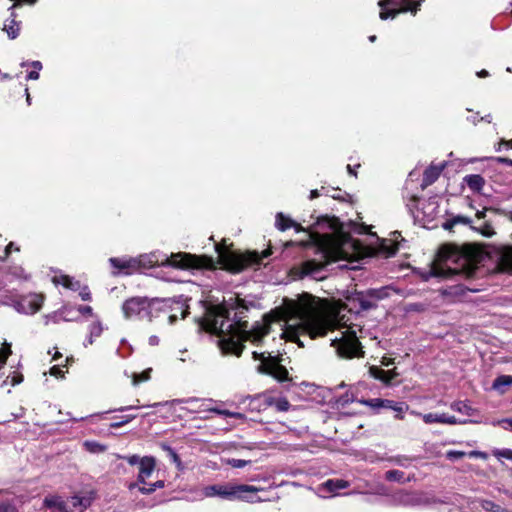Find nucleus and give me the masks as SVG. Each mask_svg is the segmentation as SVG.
<instances>
[{
  "label": "nucleus",
  "instance_id": "nucleus-35",
  "mask_svg": "<svg viewBox=\"0 0 512 512\" xmlns=\"http://www.w3.org/2000/svg\"><path fill=\"white\" fill-rule=\"evenodd\" d=\"M186 403L189 404L194 411H207V409H209L205 401L196 398H190L186 400Z\"/></svg>",
  "mask_w": 512,
  "mask_h": 512
},
{
  "label": "nucleus",
  "instance_id": "nucleus-46",
  "mask_svg": "<svg viewBox=\"0 0 512 512\" xmlns=\"http://www.w3.org/2000/svg\"><path fill=\"white\" fill-rule=\"evenodd\" d=\"M381 249L384 253H386L387 256H392L396 253L398 248L395 245H390L389 247H387L386 244L383 243Z\"/></svg>",
  "mask_w": 512,
  "mask_h": 512
},
{
  "label": "nucleus",
  "instance_id": "nucleus-58",
  "mask_svg": "<svg viewBox=\"0 0 512 512\" xmlns=\"http://www.w3.org/2000/svg\"><path fill=\"white\" fill-rule=\"evenodd\" d=\"M497 160H498V162H500V163H503V164H506V165H508V166H511V167H512V159L505 158V157H499Z\"/></svg>",
  "mask_w": 512,
  "mask_h": 512
},
{
  "label": "nucleus",
  "instance_id": "nucleus-45",
  "mask_svg": "<svg viewBox=\"0 0 512 512\" xmlns=\"http://www.w3.org/2000/svg\"><path fill=\"white\" fill-rule=\"evenodd\" d=\"M79 292V296L83 301H90L91 300V293L89 291V288L87 286L81 287Z\"/></svg>",
  "mask_w": 512,
  "mask_h": 512
},
{
  "label": "nucleus",
  "instance_id": "nucleus-22",
  "mask_svg": "<svg viewBox=\"0 0 512 512\" xmlns=\"http://www.w3.org/2000/svg\"><path fill=\"white\" fill-rule=\"evenodd\" d=\"M444 164L440 166H430L424 171L423 180H422V187L425 188L431 184H433L440 176Z\"/></svg>",
  "mask_w": 512,
  "mask_h": 512
},
{
  "label": "nucleus",
  "instance_id": "nucleus-64",
  "mask_svg": "<svg viewBox=\"0 0 512 512\" xmlns=\"http://www.w3.org/2000/svg\"><path fill=\"white\" fill-rule=\"evenodd\" d=\"M319 196V191L317 189L312 190L310 193V199H314Z\"/></svg>",
  "mask_w": 512,
  "mask_h": 512
},
{
  "label": "nucleus",
  "instance_id": "nucleus-25",
  "mask_svg": "<svg viewBox=\"0 0 512 512\" xmlns=\"http://www.w3.org/2000/svg\"><path fill=\"white\" fill-rule=\"evenodd\" d=\"M264 401L268 406H275L277 411L285 412L290 408V403L286 398H273L267 395H264Z\"/></svg>",
  "mask_w": 512,
  "mask_h": 512
},
{
  "label": "nucleus",
  "instance_id": "nucleus-19",
  "mask_svg": "<svg viewBox=\"0 0 512 512\" xmlns=\"http://www.w3.org/2000/svg\"><path fill=\"white\" fill-rule=\"evenodd\" d=\"M43 298L40 295H30L22 300L21 306L25 313L34 314L40 310Z\"/></svg>",
  "mask_w": 512,
  "mask_h": 512
},
{
  "label": "nucleus",
  "instance_id": "nucleus-39",
  "mask_svg": "<svg viewBox=\"0 0 512 512\" xmlns=\"http://www.w3.org/2000/svg\"><path fill=\"white\" fill-rule=\"evenodd\" d=\"M385 477L389 481L401 482L404 479V472L400 470H389L386 472Z\"/></svg>",
  "mask_w": 512,
  "mask_h": 512
},
{
  "label": "nucleus",
  "instance_id": "nucleus-48",
  "mask_svg": "<svg viewBox=\"0 0 512 512\" xmlns=\"http://www.w3.org/2000/svg\"><path fill=\"white\" fill-rule=\"evenodd\" d=\"M135 416H125L124 420H119V422H114L110 425L111 428H119L123 426L126 423H129L131 420H133Z\"/></svg>",
  "mask_w": 512,
  "mask_h": 512
},
{
  "label": "nucleus",
  "instance_id": "nucleus-59",
  "mask_svg": "<svg viewBox=\"0 0 512 512\" xmlns=\"http://www.w3.org/2000/svg\"><path fill=\"white\" fill-rule=\"evenodd\" d=\"M27 78L30 79V80H37L39 78V72L38 71H31V72H29Z\"/></svg>",
  "mask_w": 512,
  "mask_h": 512
},
{
  "label": "nucleus",
  "instance_id": "nucleus-53",
  "mask_svg": "<svg viewBox=\"0 0 512 512\" xmlns=\"http://www.w3.org/2000/svg\"><path fill=\"white\" fill-rule=\"evenodd\" d=\"M50 374L52 376H55V377H62L63 376V371H62V369L59 366H53L50 369Z\"/></svg>",
  "mask_w": 512,
  "mask_h": 512
},
{
  "label": "nucleus",
  "instance_id": "nucleus-12",
  "mask_svg": "<svg viewBox=\"0 0 512 512\" xmlns=\"http://www.w3.org/2000/svg\"><path fill=\"white\" fill-rule=\"evenodd\" d=\"M263 491L265 489L262 487L233 483L231 500H240L248 503H259L269 500L268 498L258 496V493Z\"/></svg>",
  "mask_w": 512,
  "mask_h": 512
},
{
  "label": "nucleus",
  "instance_id": "nucleus-63",
  "mask_svg": "<svg viewBox=\"0 0 512 512\" xmlns=\"http://www.w3.org/2000/svg\"><path fill=\"white\" fill-rule=\"evenodd\" d=\"M32 66L37 69V70H41L42 69V64L40 61H33L32 62Z\"/></svg>",
  "mask_w": 512,
  "mask_h": 512
},
{
  "label": "nucleus",
  "instance_id": "nucleus-62",
  "mask_svg": "<svg viewBox=\"0 0 512 512\" xmlns=\"http://www.w3.org/2000/svg\"><path fill=\"white\" fill-rule=\"evenodd\" d=\"M488 75H489V73H488V71H487V70H485V69H483V70H481V71H479V72L477 73V76H478V77H481V78L487 77Z\"/></svg>",
  "mask_w": 512,
  "mask_h": 512
},
{
  "label": "nucleus",
  "instance_id": "nucleus-56",
  "mask_svg": "<svg viewBox=\"0 0 512 512\" xmlns=\"http://www.w3.org/2000/svg\"><path fill=\"white\" fill-rule=\"evenodd\" d=\"M499 456L512 460V450L504 449L499 453Z\"/></svg>",
  "mask_w": 512,
  "mask_h": 512
},
{
  "label": "nucleus",
  "instance_id": "nucleus-5",
  "mask_svg": "<svg viewBox=\"0 0 512 512\" xmlns=\"http://www.w3.org/2000/svg\"><path fill=\"white\" fill-rule=\"evenodd\" d=\"M138 266L152 268L156 265H169L175 268H212L214 261L211 257L202 255L196 256L188 253H176L159 256L156 253L140 256L137 259Z\"/></svg>",
  "mask_w": 512,
  "mask_h": 512
},
{
  "label": "nucleus",
  "instance_id": "nucleus-2",
  "mask_svg": "<svg viewBox=\"0 0 512 512\" xmlns=\"http://www.w3.org/2000/svg\"><path fill=\"white\" fill-rule=\"evenodd\" d=\"M285 310L288 319L284 334L288 340L298 343L299 346H303L299 339L300 335L315 339L326 336L328 331L345 326L319 298L308 293L298 296L295 300L286 301Z\"/></svg>",
  "mask_w": 512,
  "mask_h": 512
},
{
  "label": "nucleus",
  "instance_id": "nucleus-32",
  "mask_svg": "<svg viewBox=\"0 0 512 512\" xmlns=\"http://www.w3.org/2000/svg\"><path fill=\"white\" fill-rule=\"evenodd\" d=\"M509 385H512V376L501 375L494 380L492 387L493 389L499 391L500 393H504V388Z\"/></svg>",
  "mask_w": 512,
  "mask_h": 512
},
{
  "label": "nucleus",
  "instance_id": "nucleus-54",
  "mask_svg": "<svg viewBox=\"0 0 512 512\" xmlns=\"http://www.w3.org/2000/svg\"><path fill=\"white\" fill-rule=\"evenodd\" d=\"M486 211H491V212H495V213H497L499 210H498V209H495V208H485V209H484V210H482V211H477V213H476V217H477L478 219H483V218L485 217V213H486Z\"/></svg>",
  "mask_w": 512,
  "mask_h": 512
},
{
  "label": "nucleus",
  "instance_id": "nucleus-61",
  "mask_svg": "<svg viewBox=\"0 0 512 512\" xmlns=\"http://www.w3.org/2000/svg\"><path fill=\"white\" fill-rule=\"evenodd\" d=\"M151 487L154 488V491L157 489V488H163L164 487V481H156L155 483L151 484Z\"/></svg>",
  "mask_w": 512,
  "mask_h": 512
},
{
  "label": "nucleus",
  "instance_id": "nucleus-26",
  "mask_svg": "<svg viewBox=\"0 0 512 512\" xmlns=\"http://www.w3.org/2000/svg\"><path fill=\"white\" fill-rule=\"evenodd\" d=\"M349 486V482L342 479H329L322 485L323 490L335 493L338 490L345 489Z\"/></svg>",
  "mask_w": 512,
  "mask_h": 512
},
{
  "label": "nucleus",
  "instance_id": "nucleus-36",
  "mask_svg": "<svg viewBox=\"0 0 512 512\" xmlns=\"http://www.w3.org/2000/svg\"><path fill=\"white\" fill-rule=\"evenodd\" d=\"M151 371H152V369L149 368V369L143 371L142 373H133V375H132L133 384L138 385L139 383H141L143 381L149 380Z\"/></svg>",
  "mask_w": 512,
  "mask_h": 512
},
{
  "label": "nucleus",
  "instance_id": "nucleus-60",
  "mask_svg": "<svg viewBox=\"0 0 512 512\" xmlns=\"http://www.w3.org/2000/svg\"><path fill=\"white\" fill-rule=\"evenodd\" d=\"M158 343H159V338L157 336L153 335L149 338L150 345L155 346V345H158Z\"/></svg>",
  "mask_w": 512,
  "mask_h": 512
},
{
  "label": "nucleus",
  "instance_id": "nucleus-7",
  "mask_svg": "<svg viewBox=\"0 0 512 512\" xmlns=\"http://www.w3.org/2000/svg\"><path fill=\"white\" fill-rule=\"evenodd\" d=\"M331 346L336 349L337 354L343 358L362 357L364 352L354 330V325L347 327L340 332V337L331 340Z\"/></svg>",
  "mask_w": 512,
  "mask_h": 512
},
{
  "label": "nucleus",
  "instance_id": "nucleus-13",
  "mask_svg": "<svg viewBox=\"0 0 512 512\" xmlns=\"http://www.w3.org/2000/svg\"><path fill=\"white\" fill-rule=\"evenodd\" d=\"M415 416L422 417L423 421L426 424H433V423H440V424H448V425H464L467 423H480V420H468V419H457L455 416H450L445 413L437 414V413H427V414H421L416 411L411 412Z\"/></svg>",
  "mask_w": 512,
  "mask_h": 512
},
{
  "label": "nucleus",
  "instance_id": "nucleus-33",
  "mask_svg": "<svg viewBox=\"0 0 512 512\" xmlns=\"http://www.w3.org/2000/svg\"><path fill=\"white\" fill-rule=\"evenodd\" d=\"M19 23L15 20H11L9 23L4 24L3 30H5L10 39H15L19 34Z\"/></svg>",
  "mask_w": 512,
  "mask_h": 512
},
{
  "label": "nucleus",
  "instance_id": "nucleus-18",
  "mask_svg": "<svg viewBox=\"0 0 512 512\" xmlns=\"http://www.w3.org/2000/svg\"><path fill=\"white\" fill-rule=\"evenodd\" d=\"M497 263L502 271H512V246L503 247L498 251Z\"/></svg>",
  "mask_w": 512,
  "mask_h": 512
},
{
  "label": "nucleus",
  "instance_id": "nucleus-41",
  "mask_svg": "<svg viewBox=\"0 0 512 512\" xmlns=\"http://www.w3.org/2000/svg\"><path fill=\"white\" fill-rule=\"evenodd\" d=\"M412 495L409 493H400L395 500L403 505H410L412 504Z\"/></svg>",
  "mask_w": 512,
  "mask_h": 512
},
{
  "label": "nucleus",
  "instance_id": "nucleus-34",
  "mask_svg": "<svg viewBox=\"0 0 512 512\" xmlns=\"http://www.w3.org/2000/svg\"><path fill=\"white\" fill-rule=\"evenodd\" d=\"M481 507L487 512H511L488 500L482 501Z\"/></svg>",
  "mask_w": 512,
  "mask_h": 512
},
{
  "label": "nucleus",
  "instance_id": "nucleus-52",
  "mask_svg": "<svg viewBox=\"0 0 512 512\" xmlns=\"http://www.w3.org/2000/svg\"><path fill=\"white\" fill-rule=\"evenodd\" d=\"M77 310L83 315H89V316L93 315V309L91 306H88V305L87 306H79Z\"/></svg>",
  "mask_w": 512,
  "mask_h": 512
},
{
  "label": "nucleus",
  "instance_id": "nucleus-49",
  "mask_svg": "<svg viewBox=\"0 0 512 512\" xmlns=\"http://www.w3.org/2000/svg\"><path fill=\"white\" fill-rule=\"evenodd\" d=\"M0 512H17V509L14 505L5 502L0 504Z\"/></svg>",
  "mask_w": 512,
  "mask_h": 512
},
{
  "label": "nucleus",
  "instance_id": "nucleus-1",
  "mask_svg": "<svg viewBox=\"0 0 512 512\" xmlns=\"http://www.w3.org/2000/svg\"><path fill=\"white\" fill-rule=\"evenodd\" d=\"M247 311L244 300L235 299L233 303L214 307L207 313L203 327L219 338L218 345L223 354L240 356L244 342L259 345L270 334L276 318L266 314L248 329V322L244 320Z\"/></svg>",
  "mask_w": 512,
  "mask_h": 512
},
{
  "label": "nucleus",
  "instance_id": "nucleus-57",
  "mask_svg": "<svg viewBox=\"0 0 512 512\" xmlns=\"http://www.w3.org/2000/svg\"><path fill=\"white\" fill-rule=\"evenodd\" d=\"M23 380V376L22 375H15L12 377V380H11V383L13 386L21 383Z\"/></svg>",
  "mask_w": 512,
  "mask_h": 512
},
{
  "label": "nucleus",
  "instance_id": "nucleus-47",
  "mask_svg": "<svg viewBox=\"0 0 512 512\" xmlns=\"http://www.w3.org/2000/svg\"><path fill=\"white\" fill-rule=\"evenodd\" d=\"M130 465H141V457L138 455H131L123 457Z\"/></svg>",
  "mask_w": 512,
  "mask_h": 512
},
{
  "label": "nucleus",
  "instance_id": "nucleus-42",
  "mask_svg": "<svg viewBox=\"0 0 512 512\" xmlns=\"http://www.w3.org/2000/svg\"><path fill=\"white\" fill-rule=\"evenodd\" d=\"M466 455L463 451L450 450L446 453V458L449 460H458Z\"/></svg>",
  "mask_w": 512,
  "mask_h": 512
},
{
  "label": "nucleus",
  "instance_id": "nucleus-28",
  "mask_svg": "<svg viewBox=\"0 0 512 512\" xmlns=\"http://www.w3.org/2000/svg\"><path fill=\"white\" fill-rule=\"evenodd\" d=\"M276 226L279 230H286L290 227H294L296 231L302 230L299 224L295 223L293 220H291L288 217H285L283 213H278L276 215Z\"/></svg>",
  "mask_w": 512,
  "mask_h": 512
},
{
  "label": "nucleus",
  "instance_id": "nucleus-29",
  "mask_svg": "<svg viewBox=\"0 0 512 512\" xmlns=\"http://www.w3.org/2000/svg\"><path fill=\"white\" fill-rule=\"evenodd\" d=\"M450 408L453 411H456L467 416H474L478 413V411L475 408L471 407L464 401H454L451 403Z\"/></svg>",
  "mask_w": 512,
  "mask_h": 512
},
{
  "label": "nucleus",
  "instance_id": "nucleus-20",
  "mask_svg": "<svg viewBox=\"0 0 512 512\" xmlns=\"http://www.w3.org/2000/svg\"><path fill=\"white\" fill-rule=\"evenodd\" d=\"M376 401L382 406V408L392 409V412H396L395 417L397 419H403L404 413L409 409V406L403 402L397 403L391 400L382 399H377Z\"/></svg>",
  "mask_w": 512,
  "mask_h": 512
},
{
  "label": "nucleus",
  "instance_id": "nucleus-27",
  "mask_svg": "<svg viewBox=\"0 0 512 512\" xmlns=\"http://www.w3.org/2000/svg\"><path fill=\"white\" fill-rule=\"evenodd\" d=\"M102 332H103L102 323L99 320L93 322L89 326V335L87 337V340L84 342V346L87 347L88 345H92L94 343V340L96 338L100 337Z\"/></svg>",
  "mask_w": 512,
  "mask_h": 512
},
{
  "label": "nucleus",
  "instance_id": "nucleus-11",
  "mask_svg": "<svg viewBox=\"0 0 512 512\" xmlns=\"http://www.w3.org/2000/svg\"><path fill=\"white\" fill-rule=\"evenodd\" d=\"M378 5L381 8L380 18L386 20L389 17H395L398 13L417 11L420 2H412L411 0H379Z\"/></svg>",
  "mask_w": 512,
  "mask_h": 512
},
{
  "label": "nucleus",
  "instance_id": "nucleus-16",
  "mask_svg": "<svg viewBox=\"0 0 512 512\" xmlns=\"http://www.w3.org/2000/svg\"><path fill=\"white\" fill-rule=\"evenodd\" d=\"M160 301H169L171 302V308L167 312H162L167 316L168 324L172 325L174 324L177 319L179 318V315L181 318H185L188 314V306H185L184 303L180 301H175L172 299H160Z\"/></svg>",
  "mask_w": 512,
  "mask_h": 512
},
{
  "label": "nucleus",
  "instance_id": "nucleus-14",
  "mask_svg": "<svg viewBox=\"0 0 512 512\" xmlns=\"http://www.w3.org/2000/svg\"><path fill=\"white\" fill-rule=\"evenodd\" d=\"M386 296L387 293L384 288L370 289L366 293H359L356 299L359 302L361 309L369 310L376 307V302Z\"/></svg>",
  "mask_w": 512,
  "mask_h": 512
},
{
  "label": "nucleus",
  "instance_id": "nucleus-9",
  "mask_svg": "<svg viewBox=\"0 0 512 512\" xmlns=\"http://www.w3.org/2000/svg\"><path fill=\"white\" fill-rule=\"evenodd\" d=\"M216 250L222 265L232 272H240L245 267L260 262V258L256 252L242 255L225 248H220L219 246H216Z\"/></svg>",
  "mask_w": 512,
  "mask_h": 512
},
{
  "label": "nucleus",
  "instance_id": "nucleus-15",
  "mask_svg": "<svg viewBox=\"0 0 512 512\" xmlns=\"http://www.w3.org/2000/svg\"><path fill=\"white\" fill-rule=\"evenodd\" d=\"M155 469V459L153 457L145 456L141 459V465L139 466V474L136 483H131L129 489L132 490L138 486V484H146V479L151 476Z\"/></svg>",
  "mask_w": 512,
  "mask_h": 512
},
{
  "label": "nucleus",
  "instance_id": "nucleus-43",
  "mask_svg": "<svg viewBox=\"0 0 512 512\" xmlns=\"http://www.w3.org/2000/svg\"><path fill=\"white\" fill-rule=\"evenodd\" d=\"M479 230L481 234L486 237H491L492 235H494V230L488 222H485Z\"/></svg>",
  "mask_w": 512,
  "mask_h": 512
},
{
  "label": "nucleus",
  "instance_id": "nucleus-8",
  "mask_svg": "<svg viewBox=\"0 0 512 512\" xmlns=\"http://www.w3.org/2000/svg\"><path fill=\"white\" fill-rule=\"evenodd\" d=\"M43 505L54 509L55 512H84L91 505V498L88 496H72L62 499L58 496L46 497Z\"/></svg>",
  "mask_w": 512,
  "mask_h": 512
},
{
  "label": "nucleus",
  "instance_id": "nucleus-44",
  "mask_svg": "<svg viewBox=\"0 0 512 512\" xmlns=\"http://www.w3.org/2000/svg\"><path fill=\"white\" fill-rule=\"evenodd\" d=\"M85 446L92 452H102L105 450L104 446L96 442H85Z\"/></svg>",
  "mask_w": 512,
  "mask_h": 512
},
{
  "label": "nucleus",
  "instance_id": "nucleus-51",
  "mask_svg": "<svg viewBox=\"0 0 512 512\" xmlns=\"http://www.w3.org/2000/svg\"><path fill=\"white\" fill-rule=\"evenodd\" d=\"M164 449L168 451V453L171 456L174 463H177V464L180 463L179 456L172 448H170L169 446H164Z\"/></svg>",
  "mask_w": 512,
  "mask_h": 512
},
{
  "label": "nucleus",
  "instance_id": "nucleus-37",
  "mask_svg": "<svg viewBox=\"0 0 512 512\" xmlns=\"http://www.w3.org/2000/svg\"><path fill=\"white\" fill-rule=\"evenodd\" d=\"M207 411L214 412V413H216L218 415H223V416H227V417H231V418H236V419L243 418V414H241L239 412H231L229 410H222V409H218V408H209V409H207Z\"/></svg>",
  "mask_w": 512,
  "mask_h": 512
},
{
  "label": "nucleus",
  "instance_id": "nucleus-10",
  "mask_svg": "<svg viewBox=\"0 0 512 512\" xmlns=\"http://www.w3.org/2000/svg\"><path fill=\"white\" fill-rule=\"evenodd\" d=\"M254 360H260L258 371L260 373L268 374L277 379L278 381L289 380L288 370L280 363L277 357L265 353H258L254 351L252 353Z\"/></svg>",
  "mask_w": 512,
  "mask_h": 512
},
{
  "label": "nucleus",
  "instance_id": "nucleus-6",
  "mask_svg": "<svg viewBox=\"0 0 512 512\" xmlns=\"http://www.w3.org/2000/svg\"><path fill=\"white\" fill-rule=\"evenodd\" d=\"M171 302L160 301V299H148L146 297H132L122 305V311L126 319L139 318L152 321L159 317L160 312H167Z\"/></svg>",
  "mask_w": 512,
  "mask_h": 512
},
{
  "label": "nucleus",
  "instance_id": "nucleus-3",
  "mask_svg": "<svg viewBox=\"0 0 512 512\" xmlns=\"http://www.w3.org/2000/svg\"><path fill=\"white\" fill-rule=\"evenodd\" d=\"M481 259V251L472 244L462 246L445 244L440 247L430 274L440 278H452L458 275L469 278L474 275Z\"/></svg>",
  "mask_w": 512,
  "mask_h": 512
},
{
  "label": "nucleus",
  "instance_id": "nucleus-40",
  "mask_svg": "<svg viewBox=\"0 0 512 512\" xmlns=\"http://www.w3.org/2000/svg\"><path fill=\"white\" fill-rule=\"evenodd\" d=\"M251 461L249 460H243V459H228L227 464L233 468H243L246 465H248Z\"/></svg>",
  "mask_w": 512,
  "mask_h": 512
},
{
  "label": "nucleus",
  "instance_id": "nucleus-55",
  "mask_svg": "<svg viewBox=\"0 0 512 512\" xmlns=\"http://www.w3.org/2000/svg\"><path fill=\"white\" fill-rule=\"evenodd\" d=\"M142 485L143 486L139 487V491L142 494H151L152 492H154V488H152L151 485H149V487H146L145 484Z\"/></svg>",
  "mask_w": 512,
  "mask_h": 512
},
{
  "label": "nucleus",
  "instance_id": "nucleus-24",
  "mask_svg": "<svg viewBox=\"0 0 512 512\" xmlns=\"http://www.w3.org/2000/svg\"><path fill=\"white\" fill-rule=\"evenodd\" d=\"M463 181L474 192H480L485 185V179L479 174L466 175Z\"/></svg>",
  "mask_w": 512,
  "mask_h": 512
},
{
  "label": "nucleus",
  "instance_id": "nucleus-31",
  "mask_svg": "<svg viewBox=\"0 0 512 512\" xmlns=\"http://www.w3.org/2000/svg\"><path fill=\"white\" fill-rule=\"evenodd\" d=\"M470 223H471V219L469 217L462 216V215H457V216H454V217L446 220L442 224V227L445 230L451 231L453 229V227L458 225V224L469 225Z\"/></svg>",
  "mask_w": 512,
  "mask_h": 512
},
{
  "label": "nucleus",
  "instance_id": "nucleus-21",
  "mask_svg": "<svg viewBox=\"0 0 512 512\" xmlns=\"http://www.w3.org/2000/svg\"><path fill=\"white\" fill-rule=\"evenodd\" d=\"M369 374L371 377L380 380L385 384L391 383V381L398 375L395 371H385L376 366H371L369 368Z\"/></svg>",
  "mask_w": 512,
  "mask_h": 512
},
{
  "label": "nucleus",
  "instance_id": "nucleus-17",
  "mask_svg": "<svg viewBox=\"0 0 512 512\" xmlns=\"http://www.w3.org/2000/svg\"><path fill=\"white\" fill-rule=\"evenodd\" d=\"M233 483L211 485L204 488L206 497L219 496L223 499L231 500Z\"/></svg>",
  "mask_w": 512,
  "mask_h": 512
},
{
  "label": "nucleus",
  "instance_id": "nucleus-30",
  "mask_svg": "<svg viewBox=\"0 0 512 512\" xmlns=\"http://www.w3.org/2000/svg\"><path fill=\"white\" fill-rule=\"evenodd\" d=\"M53 282L55 284H61L65 288H68V289L73 290V291H77V290H79L81 288V285H80L79 281H74L71 277H69L67 275L55 276L53 278Z\"/></svg>",
  "mask_w": 512,
  "mask_h": 512
},
{
  "label": "nucleus",
  "instance_id": "nucleus-4",
  "mask_svg": "<svg viewBox=\"0 0 512 512\" xmlns=\"http://www.w3.org/2000/svg\"><path fill=\"white\" fill-rule=\"evenodd\" d=\"M310 242L320 254V259L306 260L291 269V274L296 279L310 277L314 280H323L326 278L324 269L329 263L331 256L329 240L326 236L319 233L310 232Z\"/></svg>",
  "mask_w": 512,
  "mask_h": 512
},
{
  "label": "nucleus",
  "instance_id": "nucleus-50",
  "mask_svg": "<svg viewBox=\"0 0 512 512\" xmlns=\"http://www.w3.org/2000/svg\"><path fill=\"white\" fill-rule=\"evenodd\" d=\"M505 430L512 431V418H506L498 422Z\"/></svg>",
  "mask_w": 512,
  "mask_h": 512
},
{
  "label": "nucleus",
  "instance_id": "nucleus-38",
  "mask_svg": "<svg viewBox=\"0 0 512 512\" xmlns=\"http://www.w3.org/2000/svg\"><path fill=\"white\" fill-rule=\"evenodd\" d=\"M11 354V345L7 342L3 343V346L0 348V369L5 364L8 356Z\"/></svg>",
  "mask_w": 512,
  "mask_h": 512
},
{
  "label": "nucleus",
  "instance_id": "nucleus-23",
  "mask_svg": "<svg viewBox=\"0 0 512 512\" xmlns=\"http://www.w3.org/2000/svg\"><path fill=\"white\" fill-rule=\"evenodd\" d=\"M109 261L114 268L118 269L119 271H125L126 273L128 269L138 266L137 259L135 258H110Z\"/></svg>",
  "mask_w": 512,
  "mask_h": 512
}]
</instances>
